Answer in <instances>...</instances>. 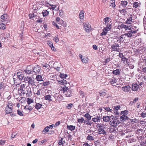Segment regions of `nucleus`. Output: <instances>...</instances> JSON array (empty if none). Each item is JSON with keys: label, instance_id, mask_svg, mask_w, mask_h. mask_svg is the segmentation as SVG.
Returning a JSON list of instances; mask_svg holds the SVG:
<instances>
[{"label": "nucleus", "instance_id": "53", "mask_svg": "<svg viewBox=\"0 0 146 146\" xmlns=\"http://www.w3.org/2000/svg\"><path fill=\"white\" fill-rule=\"evenodd\" d=\"M67 76V75L66 74L61 73L60 75V77L62 78H66Z\"/></svg>", "mask_w": 146, "mask_h": 146}, {"label": "nucleus", "instance_id": "40", "mask_svg": "<svg viewBox=\"0 0 146 146\" xmlns=\"http://www.w3.org/2000/svg\"><path fill=\"white\" fill-rule=\"evenodd\" d=\"M106 90H104L103 91H100L99 93L100 94V96L101 97H104L106 95Z\"/></svg>", "mask_w": 146, "mask_h": 146}, {"label": "nucleus", "instance_id": "29", "mask_svg": "<svg viewBox=\"0 0 146 146\" xmlns=\"http://www.w3.org/2000/svg\"><path fill=\"white\" fill-rule=\"evenodd\" d=\"M105 25L106 26V27H105L104 29L105 31H106L108 32L109 31L111 28V24H109Z\"/></svg>", "mask_w": 146, "mask_h": 146}, {"label": "nucleus", "instance_id": "46", "mask_svg": "<svg viewBox=\"0 0 146 146\" xmlns=\"http://www.w3.org/2000/svg\"><path fill=\"white\" fill-rule=\"evenodd\" d=\"M86 139L90 141L94 140V138L92 136L89 135L87 137Z\"/></svg>", "mask_w": 146, "mask_h": 146}, {"label": "nucleus", "instance_id": "45", "mask_svg": "<svg viewBox=\"0 0 146 146\" xmlns=\"http://www.w3.org/2000/svg\"><path fill=\"white\" fill-rule=\"evenodd\" d=\"M140 5L139 3L137 2H134L133 3V7L135 8H137Z\"/></svg>", "mask_w": 146, "mask_h": 146}, {"label": "nucleus", "instance_id": "6", "mask_svg": "<svg viewBox=\"0 0 146 146\" xmlns=\"http://www.w3.org/2000/svg\"><path fill=\"white\" fill-rule=\"evenodd\" d=\"M84 30L87 33H89L92 30L91 25L87 22L84 23Z\"/></svg>", "mask_w": 146, "mask_h": 146}, {"label": "nucleus", "instance_id": "15", "mask_svg": "<svg viewBox=\"0 0 146 146\" xmlns=\"http://www.w3.org/2000/svg\"><path fill=\"white\" fill-rule=\"evenodd\" d=\"M100 119L101 117L100 115L96 116L92 118V120L96 124L97 123V122H100Z\"/></svg>", "mask_w": 146, "mask_h": 146}, {"label": "nucleus", "instance_id": "8", "mask_svg": "<svg viewBox=\"0 0 146 146\" xmlns=\"http://www.w3.org/2000/svg\"><path fill=\"white\" fill-rule=\"evenodd\" d=\"M1 21L3 22H4L6 24L10 22L9 16L7 14H3L1 17Z\"/></svg>", "mask_w": 146, "mask_h": 146}, {"label": "nucleus", "instance_id": "51", "mask_svg": "<svg viewBox=\"0 0 146 146\" xmlns=\"http://www.w3.org/2000/svg\"><path fill=\"white\" fill-rule=\"evenodd\" d=\"M63 138H61L59 140V141L58 142V145H59L60 146L62 145H63V144H64L63 143V142L62 141V140Z\"/></svg>", "mask_w": 146, "mask_h": 146}, {"label": "nucleus", "instance_id": "16", "mask_svg": "<svg viewBox=\"0 0 146 146\" xmlns=\"http://www.w3.org/2000/svg\"><path fill=\"white\" fill-rule=\"evenodd\" d=\"M104 22V24L105 25H107L109 24H111V19L108 17H106L104 18L103 20Z\"/></svg>", "mask_w": 146, "mask_h": 146}, {"label": "nucleus", "instance_id": "10", "mask_svg": "<svg viewBox=\"0 0 146 146\" xmlns=\"http://www.w3.org/2000/svg\"><path fill=\"white\" fill-rule=\"evenodd\" d=\"M19 90L21 92L20 94L21 96L26 94L27 96H28L29 92H31V89L30 88H29L28 89H26V88H24L22 89H19Z\"/></svg>", "mask_w": 146, "mask_h": 146}, {"label": "nucleus", "instance_id": "19", "mask_svg": "<svg viewBox=\"0 0 146 146\" xmlns=\"http://www.w3.org/2000/svg\"><path fill=\"white\" fill-rule=\"evenodd\" d=\"M40 66L37 65L33 68V72H34L35 74L38 73L40 72Z\"/></svg>", "mask_w": 146, "mask_h": 146}, {"label": "nucleus", "instance_id": "24", "mask_svg": "<svg viewBox=\"0 0 146 146\" xmlns=\"http://www.w3.org/2000/svg\"><path fill=\"white\" fill-rule=\"evenodd\" d=\"M17 75L18 78L20 80H23V79H24V78L25 77L24 76L23 74L21 72H17Z\"/></svg>", "mask_w": 146, "mask_h": 146}, {"label": "nucleus", "instance_id": "62", "mask_svg": "<svg viewBox=\"0 0 146 146\" xmlns=\"http://www.w3.org/2000/svg\"><path fill=\"white\" fill-rule=\"evenodd\" d=\"M104 109L105 111L107 112H110L111 111V109H110L109 107H106L104 108Z\"/></svg>", "mask_w": 146, "mask_h": 146}, {"label": "nucleus", "instance_id": "52", "mask_svg": "<svg viewBox=\"0 0 146 146\" xmlns=\"http://www.w3.org/2000/svg\"><path fill=\"white\" fill-rule=\"evenodd\" d=\"M53 40L56 42H57L59 40V39L58 37V36H56L53 38Z\"/></svg>", "mask_w": 146, "mask_h": 146}, {"label": "nucleus", "instance_id": "27", "mask_svg": "<svg viewBox=\"0 0 146 146\" xmlns=\"http://www.w3.org/2000/svg\"><path fill=\"white\" fill-rule=\"evenodd\" d=\"M132 17L131 15L128 17L126 22V23L127 24H131L132 22Z\"/></svg>", "mask_w": 146, "mask_h": 146}, {"label": "nucleus", "instance_id": "44", "mask_svg": "<svg viewBox=\"0 0 146 146\" xmlns=\"http://www.w3.org/2000/svg\"><path fill=\"white\" fill-rule=\"evenodd\" d=\"M77 121L79 123H82L84 122V119L83 117H82L81 118L78 119Z\"/></svg>", "mask_w": 146, "mask_h": 146}, {"label": "nucleus", "instance_id": "7", "mask_svg": "<svg viewBox=\"0 0 146 146\" xmlns=\"http://www.w3.org/2000/svg\"><path fill=\"white\" fill-rule=\"evenodd\" d=\"M53 97L55 99L54 102H59L62 100L63 97L59 93H56L54 94Z\"/></svg>", "mask_w": 146, "mask_h": 146}, {"label": "nucleus", "instance_id": "28", "mask_svg": "<svg viewBox=\"0 0 146 146\" xmlns=\"http://www.w3.org/2000/svg\"><path fill=\"white\" fill-rule=\"evenodd\" d=\"M139 88V85L137 84H133L132 86V90L133 91H137Z\"/></svg>", "mask_w": 146, "mask_h": 146}, {"label": "nucleus", "instance_id": "64", "mask_svg": "<svg viewBox=\"0 0 146 146\" xmlns=\"http://www.w3.org/2000/svg\"><path fill=\"white\" fill-rule=\"evenodd\" d=\"M139 123L141 125H144L145 124L146 122L144 121L141 120L140 121Z\"/></svg>", "mask_w": 146, "mask_h": 146}, {"label": "nucleus", "instance_id": "11", "mask_svg": "<svg viewBox=\"0 0 146 146\" xmlns=\"http://www.w3.org/2000/svg\"><path fill=\"white\" fill-rule=\"evenodd\" d=\"M119 45L118 44L116 43L114 44L111 46V50L112 51H116L117 52H119L120 50L119 48H117V47H119Z\"/></svg>", "mask_w": 146, "mask_h": 146}, {"label": "nucleus", "instance_id": "43", "mask_svg": "<svg viewBox=\"0 0 146 146\" xmlns=\"http://www.w3.org/2000/svg\"><path fill=\"white\" fill-rule=\"evenodd\" d=\"M17 114L19 115L20 116H23V111H21L19 109L17 110Z\"/></svg>", "mask_w": 146, "mask_h": 146}, {"label": "nucleus", "instance_id": "26", "mask_svg": "<svg viewBox=\"0 0 146 146\" xmlns=\"http://www.w3.org/2000/svg\"><path fill=\"white\" fill-rule=\"evenodd\" d=\"M47 44L51 47V49L54 51H55L56 49L53 46V43L52 42L50 41H47Z\"/></svg>", "mask_w": 146, "mask_h": 146}, {"label": "nucleus", "instance_id": "23", "mask_svg": "<svg viewBox=\"0 0 146 146\" xmlns=\"http://www.w3.org/2000/svg\"><path fill=\"white\" fill-rule=\"evenodd\" d=\"M131 87L129 85L125 86L122 88V90L125 92H128L130 89Z\"/></svg>", "mask_w": 146, "mask_h": 146}, {"label": "nucleus", "instance_id": "56", "mask_svg": "<svg viewBox=\"0 0 146 146\" xmlns=\"http://www.w3.org/2000/svg\"><path fill=\"white\" fill-rule=\"evenodd\" d=\"M110 6L112 7L113 9H115V1L111 3Z\"/></svg>", "mask_w": 146, "mask_h": 146}, {"label": "nucleus", "instance_id": "22", "mask_svg": "<svg viewBox=\"0 0 146 146\" xmlns=\"http://www.w3.org/2000/svg\"><path fill=\"white\" fill-rule=\"evenodd\" d=\"M126 37L125 34L122 35L121 36H119V38H118V40H117V41H118L119 42H123L124 41V39Z\"/></svg>", "mask_w": 146, "mask_h": 146}, {"label": "nucleus", "instance_id": "2", "mask_svg": "<svg viewBox=\"0 0 146 146\" xmlns=\"http://www.w3.org/2000/svg\"><path fill=\"white\" fill-rule=\"evenodd\" d=\"M96 127L98 128V133L99 134L106 135V131L104 130L106 126L104 125L102 123H98L96 125Z\"/></svg>", "mask_w": 146, "mask_h": 146}, {"label": "nucleus", "instance_id": "12", "mask_svg": "<svg viewBox=\"0 0 146 146\" xmlns=\"http://www.w3.org/2000/svg\"><path fill=\"white\" fill-rule=\"evenodd\" d=\"M31 65L30 66H28L23 71L24 73H25L27 74H30L32 72L33 70V68H31Z\"/></svg>", "mask_w": 146, "mask_h": 146}, {"label": "nucleus", "instance_id": "55", "mask_svg": "<svg viewBox=\"0 0 146 146\" xmlns=\"http://www.w3.org/2000/svg\"><path fill=\"white\" fill-rule=\"evenodd\" d=\"M42 86H48L50 84V82L49 81L44 82L41 83Z\"/></svg>", "mask_w": 146, "mask_h": 146}, {"label": "nucleus", "instance_id": "61", "mask_svg": "<svg viewBox=\"0 0 146 146\" xmlns=\"http://www.w3.org/2000/svg\"><path fill=\"white\" fill-rule=\"evenodd\" d=\"M4 84L3 82L0 83V90L4 88Z\"/></svg>", "mask_w": 146, "mask_h": 146}, {"label": "nucleus", "instance_id": "63", "mask_svg": "<svg viewBox=\"0 0 146 146\" xmlns=\"http://www.w3.org/2000/svg\"><path fill=\"white\" fill-rule=\"evenodd\" d=\"M115 108V110L117 111V110H118L120 108L121 106H116L114 107Z\"/></svg>", "mask_w": 146, "mask_h": 146}, {"label": "nucleus", "instance_id": "36", "mask_svg": "<svg viewBox=\"0 0 146 146\" xmlns=\"http://www.w3.org/2000/svg\"><path fill=\"white\" fill-rule=\"evenodd\" d=\"M5 25L2 23H0V29L5 30L6 29Z\"/></svg>", "mask_w": 146, "mask_h": 146}, {"label": "nucleus", "instance_id": "39", "mask_svg": "<svg viewBox=\"0 0 146 146\" xmlns=\"http://www.w3.org/2000/svg\"><path fill=\"white\" fill-rule=\"evenodd\" d=\"M49 12L47 10H43L42 13L43 17H45L48 15Z\"/></svg>", "mask_w": 146, "mask_h": 146}, {"label": "nucleus", "instance_id": "58", "mask_svg": "<svg viewBox=\"0 0 146 146\" xmlns=\"http://www.w3.org/2000/svg\"><path fill=\"white\" fill-rule=\"evenodd\" d=\"M67 128L71 131L73 130V125H67Z\"/></svg>", "mask_w": 146, "mask_h": 146}, {"label": "nucleus", "instance_id": "18", "mask_svg": "<svg viewBox=\"0 0 146 146\" xmlns=\"http://www.w3.org/2000/svg\"><path fill=\"white\" fill-rule=\"evenodd\" d=\"M44 98L45 100L48 101V102H51L52 100V96L50 95H46L44 96Z\"/></svg>", "mask_w": 146, "mask_h": 146}, {"label": "nucleus", "instance_id": "59", "mask_svg": "<svg viewBox=\"0 0 146 146\" xmlns=\"http://www.w3.org/2000/svg\"><path fill=\"white\" fill-rule=\"evenodd\" d=\"M53 25L56 26V27L58 29H61V28H60L61 27H59V26H58V25L56 23H55V22H53Z\"/></svg>", "mask_w": 146, "mask_h": 146}, {"label": "nucleus", "instance_id": "9", "mask_svg": "<svg viewBox=\"0 0 146 146\" xmlns=\"http://www.w3.org/2000/svg\"><path fill=\"white\" fill-rule=\"evenodd\" d=\"M129 0H122L121 1L120 5L121 6L124 8L129 7H130L129 4H130Z\"/></svg>", "mask_w": 146, "mask_h": 146}, {"label": "nucleus", "instance_id": "20", "mask_svg": "<svg viewBox=\"0 0 146 146\" xmlns=\"http://www.w3.org/2000/svg\"><path fill=\"white\" fill-rule=\"evenodd\" d=\"M13 108L10 107L6 106L5 107V112L6 114L11 113L12 112Z\"/></svg>", "mask_w": 146, "mask_h": 146}, {"label": "nucleus", "instance_id": "54", "mask_svg": "<svg viewBox=\"0 0 146 146\" xmlns=\"http://www.w3.org/2000/svg\"><path fill=\"white\" fill-rule=\"evenodd\" d=\"M80 96L81 98H84V94L83 92L82 91H80Z\"/></svg>", "mask_w": 146, "mask_h": 146}, {"label": "nucleus", "instance_id": "3", "mask_svg": "<svg viewBox=\"0 0 146 146\" xmlns=\"http://www.w3.org/2000/svg\"><path fill=\"white\" fill-rule=\"evenodd\" d=\"M128 111L127 110L121 111V112L120 116V120L121 121L124 122L125 121L129 119L128 117L127 116L128 114Z\"/></svg>", "mask_w": 146, "mask_h": 146}, {"label": "nucleus", "instance_id": "33", "mask_svg": "<svg viewBox=\"0 0 146 146\" xmlns=\"http://www.w3.org/2000/svg\"><path fill=\"white\" fill-rule=\"evenodd\" d=\"M42 106V105L39 103H36L35 105V108L37 110L40 109Z\"/></svg>", "mask_w": 146, "mask_h": 146}, {"label": "nucleus", "instance_id": "4", "mask_svg": "<svg viewBox=\"0 0 146 146\" xmlns=\"http://www.w3.org/2000/svg\"><path fill=\"white\" fill-rule=\"evenodd\" d=\"M111 119L110 122V124L113 127L117 126L119 123V121L115 118L113 115L111 116Z\"/></svg>", "mask_w": 146, "mask_h": 146}, {"label": "nucleus", "instance_id": "38", "mask_svg": "<svg viewBox=\"0 0 146 146\" xmlns=\"http://www.w3.org/2000/svg\"><path fill=\"white\" fill-rule=\"evenodd\" d=\"M49 128L47 126L42 131V133L44 134L48 132L49 131Z\"/></svg>", "mask_w": 146, "mask_h": 146}, {"label": "nucleus", "instance_id": "37", "mask_svg": "<svg viewBox=\"0 0 146 146\" xmlns=\"http://www.w3.org/2000/svg\"><path fill=\"white\" fill-rule=\"evenodd\" d=\"M36 80L38 81H40L42 80V76L39 75H37L36 78Z\"/></svg>", "mask_w": 146, "mask_h": 146}, {"label": "nucleus", "instance_id": "5", "mask_svg": "<svg viewBox=\"0 0 146 146\" xmlns=\"http://www.w3.org/2000/svg\"><path fill=\"white\" fill-rule=\"evenodd\" d=\"M138 31V29H136L134 30H131L129 31L127 33H125V35L126 37L130 38L131 37L134 36V38L136 37V36L135 35Z\"/></svg>", "mask_w": 146, "mask_h": 146}, {"label": "nucleus", "instance_id": "57", "mask_svg": "<svg viewBox=\"0 0 146 146\" xmlns=\"http://www.w3.org/2000/svg\"><path fill=\"white\" fill-rule=\"evenodd\" d=\"M110 112L113 113H114L116 115H117L119 114L118 112L117 111H116L115 109L113 110L111 109V111H110Z\"/></svg>", "mask_w": 146, "mask_h": 146}, {"label": "nucleus", "instance_id": "34", "mask_svg": "<svg viewBox=\"0 0 146 146\" xmlns=\"http://www.w3.org/2000/svg\"><path fill=\"white\" fill-rule=\"evenodd\" d=\"M90 120L86 119L84 120V123L87 125L91 126L92 123L91 121H90Z\"/></svg>", "mask_w": 146, "mask_h": 146}, {"label": "nucleus", "instance_id": "49", "mask_svg": "<svg viewBox=\"0 0 146 146\" xmlns=\"http://www.w3.org/2000/svg\"><path fill=\"white\" fill-rule=\"evenodd\" d=\"M49 5L51 7L50 8V9H52L53 10H54L55 8L57 7L56 5H51L49 4Z\"/></svg>", "mask_w": 146, "mask_h": 146}, {"label": "nucleus", "instance_id": "25", "mask_svg": "<svg viewBox=\"0 0 146 146\" xmlns=\"http://www.w3.org/2000/svg\"><path fill=\"white\" fill-rule=\"evenodd\" d=\"M103 121L105 122H108L110 121L111 118V116H104L103 117Z\"/></svg>", "mask_w": 146, "mask_h": 146}, {"label": "nucleus", "instance_id": "32", "mask_svg": "<svg viewBox=\"0 0 146 146\" xmlns=\"http://www.w3.org/2000/svg\"><path fill=\"white\" fill-rule=\"evenodd\" d=\"M84 15V11H80L79 13V18L81 20L83 19Z\"/></svg>", "mask_w": 146, "mask_h": 146}, {"label": "nucleus", "instance_id": "60", "mask_svg": "<svg viewBox=\"0 0 146 146\" xmlns=\"http://www.w3.org/2000/svg\"><path fill=\"white\" fill-rule=\"evenodd\" d=\"M81 61L83 63H86L88 62V60L84 58H83V59H82Z\"/></svg>", "mask_w": 146, "mask_h": 146}, {"label": "nucleus", "instance_id": "30", "mask_svg": "<svg viewBox=\"0 0 146 146\" xmlns=\"http://www.w3.org/2000/svg\"><path fill=\"white\" fill-rule=\"evenodd\" d=\"M110 80V83L111 84H113L114 83H115L117 81V80L113 77H112Z\"/></svg>", "mask_w": 146, "mask_h": 146}, {"label": "nucleus", "instance_id": "21", "mask_svg": "<svg viewBox=\"0 0 146 146\" xmlns=\"http://www.w3.org/2000/svg\"><path fill=\"white\" fill-rule=\"evenodd\" d=\"M68 86L65 85H62L61 86L60 90L64 93L68 90Z\"/></svg>", "mask_w": 146, "mask_h": 146}, {"label": "nucleus", "instance_id": "31", "mask_svg": "<svg viewBox=\"0 0 146 146\" xmlns=\"http://www.w3.org/2000/svg\"><path fill=\"white\" fill-rule=\"evenodd\" d=\"M24 109L25 110L27 111V110H28L30 111L33 109V108L32 107L28 105L25 106L24 108Z\"/></svg>", "mask_w": 146, "mask_h": 146}, {"label": "nucleus", "instance_id": "47", "mask_svg": "<svg viewBox=\"0 0 146 146\" xmlns=\"http://www.w3.org/2000/svg\"><path fill=\"white\" fill-rule=\"evenodd\" d=\"M27 100V103L28 105L30 104H31L33 102V101L31 99L28 98Z\"/></svg>", "mask_w": 146, "mask_h": 146}, {"label": "nucleus", "instance_id": "17", "mask_svg": "<svg viewBox=\"0 0 146 146\" xmlns=\"http://www.w3.org/2000/svg\"><path fill=\"white\" fill-rule=\"evenodd\" d=\"M58 82L57 83L59 85H64V84H69V83H68L66 80L64 79L61 80H58Z\"/></svg>", "mask_w": 146, "mask_h": 146}, {"label": "nucleus", "instance_id": "42", "mask_svg": "<svg viewBox=\"0 0 146 146\" xmlns=\"http://www.w3.org/2000/svg\"><path fill=\"white\" fill-rule=\"evenodd\" d=\"M84 116L88 120H90L92 117V116L88 113L85 114L84 115Z\"/></svg>", "mask_w": 146, "mask_h": 146}, {"label": "nucleus", "instance_id": "35", "mask_svg": "<svg viewBox=\"0 0 146 146\" xmlns=\"http://www.w3.org/2000/svg\"><path fill=\"white\" fill-rule=\"evenodd\" d=\"M119 11L123 15H125L127 12V9H119Z\"/></svg>", "mask_w": 146, "mask_h": 146}, {"label": "nucleus", "instance_id": "50", "mask_svg": "<svg viewBox=\"0 0 146 146\" xmlns=\"http://www.w3.org/2000/svg\"><path fill=\"white\" fill-rule=\"evenodd\" d=\"M108 31H105V30L104 29L103 32L100 33V35L101 36L105 35H106Z\"/></svg>", "mask_w": 146, "mask_h": 146}, {"label": "nucleus", "instance_id": "48", "mask_svg": "<svg viewBox=\"0 0 146 146\" xmlns=\"http://www.w3.org/2000/svg\"><path fill=\"white\" fill-rule=\"evenodd\" d=\"M13 103L10 101H9L8 102L7 105V106L8 107H11L13 108Z\"/></svg>", "mask_w": 146, "mask_h": 146}, {"label": "nucleus", "instance_id": "1", "mask_svg": "<svg viewBox=\"0 0 146 146\" xmlns=\"http://www.w3.org/2000/svg\"><path fill=\"white\" fill-rule=\"evenodd\" d=\"M21 84V85L19 89L26 88L28 89L29 88H30L29 86H33L35 85V82L33 77L28 76H25L23 79V81Z\"/></svg>", "mask_w": 146, "mask_h": 146}, {"label": "nucleus", "instance_id": "14", "mask_svg": "<svg viewBox=\"0 0 146 146\" xmlns=\"http://www.w3.org/2000/svg\"><path fill=\"white\" fill-rule=\"evenodd\" d=\"M130 25H125L124 24H121L120 25V27L121 29H124L125 30H131Z\"/></svg>", "mask_w": 146, "mask_h": 146}, {"label": "nucleus", "instance_id": "41", "mask_svg": "<svg viewBox=\"0 0 146 146\" xmlns=\"http://www.w3.org/2000/svg\"><path fill=\"white\" fill-rule=\"evenodd\" d=\"M113 74L115 75L119 74L120 73V71L119 69H117L116 70H114L113 72Z\"/></svg>", "mask_w": 146, "mask_h": 146}, {"label": "nucleus", "instance_id": "13", "mask_svg": "<svg viewBox=\"0 0 146 146\" xmlns=\"http://www.w3.org/2000/svg\"><path fill=\"white\" fill-rule=\"evenodd\" d=\"M43 91V90H42L41 89L37 88L34 91V93L35 95L38 96L42 94Z\"/></svg>", "mask_w": 146, "mask_h": 146}]
</instances>
